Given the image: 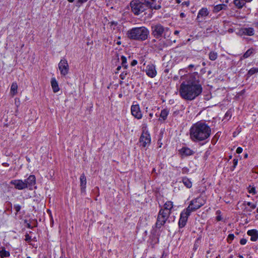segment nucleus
I'll return each mask as SVG.
<instances>
[{"label": "nucleus", "instance_id": "obj_1", "mask_svg": "<svg viewBox=\"0 0 258 258\" xmlns=\"http://www.w3.org/2000/svg\"><path fill=\"white\" fill-rule=\"evenodd\" d=\"M201 80V77L197 72L189 75L180 85V97L185 100L192 101L200 96L203 92Z\"/></svg>", "mask_w": 258, "mask_h": 258}, {"label": "nucleus", "instance_id": "obj_2", "mask_svg": "<svg viewBox=\"0 0 258 258\" xmlns=\"http://www.w3.org/2000/svg\"><path fill=\"white\" fill-rule=\"evenodd\" d=\"M211 127L203 120L194 123L189 129V138L194 143L203 145L206 143L211 135Z\"/></svg>", "mask_w": 258, "mask_h": 258}, {"label": "nucleus", "instance_id": "obj_3", "mask_svg": "<svg viewBox=\"0 0 258 258\" xmlns=\"http://www.w3.org/2000/svg\"><path fill=\"white\" fill-rule=\"evenodd\" d=\"M149 35V30L144 26L133 28L126 32V36L128 39L137 41L146 40Z\"/></svg>", "mask_w": 258, "mask_h": 258}, {"label": "nucleus", "instance_id": "obj_4", "mask_svg": "<svg viewBox=\"0 0 258 258\" xmlns=\"http://www.w3.org/2000/svg\"><path fill=\"white\" fill-rule=\"evenodd\" d=\"M131 12L136 16H138L147 10V5L145 0H132L130 2Z\"/></svg>", "mask_w": 258, "mask_h": 258}, {"label": "nucleus", "instance_id": "obj_5", "mask_svg": "<svg viewBox=\"0 0 258 258\" xmlns=\"http://www.w3.org/2000/svg\"><path fill=\"white\" fill-rule=\"evenodd\" d=\"M169 30L167 27H164L160 24H157L151 26V34L156 39L163 37L165 38V33Z\"/></svg>", "mask_w": 258, "mask_h": 258}, {"label": "nucleus", "instance_id": "obj_6", "mask_svg": "<svg viewBox=\"0 0 258 258\" xmlns=\"http://www.w3.org/2000/svg\"><path fill=\"white\" fill-rule=\"evenodd\" d=\"M206 203V201L201 197L192 199L186 209L191 213L197 210L200 209L204 206Z\"/></svg>", "mask_w": 258, "mask_h": 258}, {"label": "nucleus", "instance_id": "obj_7", "mask_svg": "<svg viewBox=\"0 0 258 258\" xmlns=\"http://www.w3.org/2000/svg\"><path fill=\"white\" fill-rule=\"evenodd\" d=\"M170 215V212L166 213L164 212V210H160L155 223V227L157 229H160L166 223Z\"/></svg>", "mask_w": 258, "mask_h": 258}, {"label": "nucleus", "instance_id": "obj_8", "mask_svg": "<svg viewBox=\"0 0 258 258\" xmlns=\"http://www.w3.org/2000/svg\"><path fill=\"white\" fill-rule=\"evenodd\" d=\"M190 214L191 213L186 209L181 212L178 223L179 228H182L186 225L188 218Z\"/></svg>", "mask_w": 258, "mask_h": 258}, {"label": "nucleus", "instance_id": "obj_9", "mask_svg": "<svg viewBox=\"0 0 258 258\" xmlns=\"http://www.w3.org/2000/svg\"><path fill=\"white\" fill-rule=\"evenodd\" d=\"M140 146L145 148L150 145L151 137L148 132H143L139 139Z\"/></svg>", "mask_w": 258, "mask_h": 258}, {"label": "nucleus", "instance_id": "obj_10", "mask_svg": "<svg viewBox=\"0 0 258 258\" xmlns=\"http://www.w3.org/2000/svg\"><path fill=\"white\" fill-rule=\"evenodd\" d=\"M195 153L194 151L186 146H183L178 151V154L181 159L192 156Z\"/></svg>", "mask_w": 258, "mask_h": 258}, {"label": "nucleus", "instance_id": "obj_11", "mask_svg": "<svg viewBox=\"0 0 258 258\" xmlns=\"http://www.w3.org/2000/svg\"><path fill=\"white\" fill-rule=\"evenodd\" d=\"M58 69L60 71V74L62 76H66L69 71V66L67 60L66 59H62L58 63Z\"/></svg>", "mask_w": 258, "mask_h": 258}, {"label": "nucleus", "instance_id": "obj_12", "mask_svg": "<svg viewBox=\"0 0 258 258\" xmlns=\"http://www.w3.org/2000/svg\"><path fill=\"white\" fill-rule=\"evenodd\" d=\"M131 112L132 115L137 119H141L143 115L138 104H133L131 107Z\"/></svg>", "mask_w": 258, "mask_h": 258}, {"label": "nucleus", "instance_id": "obj_13", "mask_svg": "<svg viewBox=\"0 0 258 258\" xmlns=\"http://www.w3.org/2000/svg\"><path fill=\"white\" fill-rule=\"evenodd\" d=\"M23 182L25 183L26 188L32 190L33 186L36 184V177L34 175H30L27 179L23 180Z\"/></svg>", "mask_w": 258, "mask_h": 258}, {"label": "nucleus", "instance_id": "obj_14", "mask_svg": "<svg viewBox=\"0 0 258 258\" xmlns=\"http://www.w3.org/2000/svg\"><path fill=\"white\" fill-rule=\"evenodd\" d=\"M210 12L206 8H202L198 12L196 20L199 23L203 22V19L209 15Z\"/></svg>", "mask_w": 258, "mask_h": 258}, {"label": "nucleus", "instance_id": "obj_15", "mask_svg": "<svg viewBox=\"0 0 258 258\" xmlns=\"http://www.w3.org/2000/svg\"><path fill=\"white\" fill-rule=\"evenodd\" d=\"M147 75L151 78H154L157 75L155 66L153 64H148L146 69Z\"/></svg>", "mask_w": 258, "mask_h": 258}, {"label": "nucleus", "instance_id": "obj_16", "mask_svg": "<svg viewBox=\"0 0 258 258\" xmlns=\"http://www.w3.org/2000/svg\"><path fill=\"white\" fill-rule=\"evenodd\" d=\"M10 184L14 185L16 189L18 190H23L26 188L25 183L22 179H15L10 181Z\"/></svg>", "mask_w": 258, "mask_h": 258}, {"label": "nucleus", "instance_id": "obj_17", "mask_svg": "<svg viewBox=\"0 0 258 258\" xmlns=\"http://www.w3.org/2000/svg\"><path fill=\"white\" fill-rule=\"evenodd\" d=\"M146 4L147 5V9H155V10H159L161 9V6L160 5V3L158 2L159 4H157L156 3V0H145Z\"/></svg>", "mask_w": 258, "mask_h": 258}, {"label": "nucleus", "instance_id": "obj_18", "mask_svg": "<svg viewBox=\"0 0 258 258\" xmlns=\"http://www.w3.org/2000/svg\"><path fill=\"white\" fill-rule=\"evenodd\" d=\"M80 188L81 192H85L86 187L87 179L84 173H82L80 177Z\"/></svg>", "mask_w": 258, "mask_h": 258}, {"label": "nucleus", "instance_id": "obj_19", "mask_svg": "<svg viewBox=\"0 0 258 258\" xmlns=\"http://www.w3.org/2000/svg\"><path fill=\"white\" fill-rule=\"evenodd\" d=\"M173 208V202L168 201H167L163 205V208H161L160 210H164V212L168 213L170 212V215L171 214L172 210Z\"/></svg>", "mask_w": 258, "mask_h": 258}, {"label": "nucleus", "instance_id": "obj_20", "mask_svg": "<svg viewBox=\"0 0 258 258\" xmlns=\"http://www.w3.org/2000/svg\"><path fill=\"white\" fill-rule=\"evenodd\" d=\"M248 235L250 236V240L256 241L258 239V231L256 229L249 230L247 232Z\"/></svg>", "mask_w": 258, "mask_h": 258}, {"label": "nucleus", "instance_id": "obj_21", "mask_svg": "<svg viewBox=\"0 0 258 258\" xmlns=\"http://www.w3.org/2000/svg\"><path fill=\"white\" fill-rule=\"evenodd\" d=\"M51 85L53 92L56 93L59 91V87L58 83L55 78H52L51 79Z\"/></svg>", "mask_w": 258, "mask_h": 258}, {"label": "nucleus", "instance_id": "obj_22", "mask_svg": "<svg viewBox=\"0 0 258 258\" xmlns=\"http://www.w3.org/2000/svg\"><path fill=\"white\" fill-rule=\"evenodd\" d=\"M168 44L163 40L160 39L158 44H155V47L159 50H162L164 48L167 47Z\"/></svg>", "mask_w": 258, "mask_h": 258}, {"label": "nucleus", "instance_id": "obj_23", "mask_svg": "<svg viewBox=\"0 0 258 258\" xmlns=\"http://www.w3.org/2000/svg\"><path fill=\"white\" fill-rule=\"evenodd\" d=\"M242 34L247 36H252L254 35V29L253 28H244L242 29Z\"/></svg>", "mask_w": 258, "mask_h": 258}, {"label": "nucleus", "instance_id": "obj_24", "mask_svg": "<svg viewBox=\"0 0 258 258\" xmlns=\"http://www.w3.org/2000/svg\"><path fill=\"white\" fill-rule=\"evenodd\" d=\"M10 256V252L9 251H7L4 246H1L0 247V256L2 258H4L9 257Z\"/></svg>", "mask_w": 258, "mask_h": 258}, {"label": "nucleus", "instance_id": "obj_25", "mask_svg": "<svg viewBox=\"0 0 258 258\" xmlns=\"http://www.w3.org/2000/svg\"><path fill=\"white\" fill-rule=\"evenodd\" d=\"M169 110L167 108H165L161 111L160 117L163 121H165L169 114Z\"/></svg>", "mask_w": 258, "mask_h": 258}, {"label": "nucleus", "instance_id": "obj_26", "mask_svg": "<svg viewBox=\"0 0 258 258\" xmlns=\"http://www.w3.org/2000/svg\"><path fill=\"white\" fill-rule=\"evenodd\" d=\"M150 244L152 245V248H154L155 244L158 243L159 241V237L156 235H153L150 237Z\"/></svg>", "mask_w": 258, "mask_h": 258}, {"label": "nucleus", "instance_id": "obj_27", "mask_svg": "<svg viewBox=\"0 0 258 258\" xmlns=\"http://www.w3.org/2000/svg\"><path fill=\"white\" fill-rule=\"evenodd\" d=\"M182 181L184 185L188 188H190L192 187V182L190 180L186 177H183L182 178Z\"/></svg>", "mask_w": 258, "mask_h": 258}, {"label": "nucleus", "instance_id": "obj_28", "mask_svg": "<svg viewBox=\"0 0 258 258\" xmlns=\"http://www.w3.org/2000/svg\"><path fill=\"white\" fill-rule=\"evenodd\" d=\"M258 73V68H251L246 75L247 78H249L252 75Z\"/></svg>", "mask_w": 258, "mask_h": 258}, {"label": "nucleus", "instance_id": "obj_29", "mask_svg": "<svg viewBox=\"0 0 258 258\" xmlns=\"http://www.w3.org/2000/svg\"><path fill=\"white\" fill-rule=\"evenodd\" d=\"M254 49L253 48H250L248 49L242 55L241 58V59L246 58L249 57L253 52Z\"/></svg>", "mask_w": 258, "mask_h": 258}, {"label": "nucleus", "instance_id": "obj_30", "mask_svg": "<svg viewBox=\"0 0 258 258\" xmlns=\"http://www.w3.org/2000/svg\"><path fill=\"white\" fill-rule=\"evenodd\" d=\"M18 85L16 82H13L11 87V93L15 95L17 93Z\"/></svg>", "mask_w": 258, "mask_h": 258}, {"label": "nucleus", "instance_id": "obj_31", "mask_svg": "<svg viewBox=\"0 0 258 258\" xmlns=\"http://www.w3.org/2000/svg\"><path fill=\"white\" fill-rule=\"evenodd\" d=\"M227 8V6L225 4H220L217 5L216 6L214 7V12H218L222 10H225Z\"/></svg>", "mask_w": 258, "mask_h": 258}, {"label": "nucleus", "instance_id": "obj_32", "mask_svg": "<svg viewBox=\"0 0 258 258\" xmlns=\"http://www.w3.org/2000/svg\"><path fill=\"white\" fill-rule=\"evenodd\" d=\"M234 4L238 9L242 8L245 5V3L242 0H234Z\"/></svg>", "mask_w": 258, "mask_h": 258}, {"label": "nucleus", "instance_id": "obj_33", "mask_svg": "<svg viewBox=\"0 0 258 258\" xmlns=\"http://www.w3.org/2000/svg\"><path fill=\"white\" fill-rule=\"evenodd\" d=\"M120 59L121 61L122 67L124 69H127V68H128V65L127 64L126 58L124 56L122 55L121 56Z\"/></svg>", "mask_w": 258, "mask_h": 258}, {"label": "nucleus", "instance_id": "obj_34", "mask_svg": "<svg viewBox=\"0 0 258 258\" xmlns=\"http://www.w3.org/2000/svg\"><path fill=\"white\" fill-rule=\"evenodd\" d=\"M218 56L217 53L214 51H211L209 54V59L211 60H215Z\"/></svg>", "mask_w": 258, "mask_h": 258}, {"label": "nucleus", "instance_id": "obj_35", "mask_svg": "<svg viewBox=\"0 0 258 258\" xmlns=\"http://www.w3.org/2000/svg\"><path fill=\"white\" fill-rule=\"evenodd\" d=\"M248 191L249 194H251L252 195H255L256 193L255 190V188L254 187H252L251 185H249L247 187Z\"/></svg>", "mask_w": 258, "mask_h": 258}, {"label": "nucleus", "instance_id": "obj_36", "mask_svg": "<svg viewBox=\"0 0 258 258\" xmlns=\"http://www.w3.org/2000/svg\"><path fill=\"white\" fill-rule=\"evenodd\" d=\"M216 214L217 215L216 216V220L217 221H220L222 219V215H221V212L220 210H217L216 212Z\"/></svg>", "mask_w": 258, "mask_h": 258}, {"label": "nucleus", "instance_id": "obj_37", "mask_svg": "<svg viewBox=\"0 0 258 258\" xmlns=\"http://www.w3.org/2000/svg\"><path fill=\"white\" fill-rule=\"evenodd\" d=\"M234 234H230L228 235V236L227 237V241L228 243H231L232 241L234 239Z\"/></svg>", "mask_w": 258, "mask_h": 258}, {"label": "nucleus", "instance_id": "obj_38", "mask_svg": "<svg viewBox=\"0 0 258 258\" xmlns=\"http://www.w3.org/2000/svg\"><path fill=\"white\" fill-rule=\"evenodd\" d=\"M88 0H77L76 3L77 7H80L84 3L87 2Z\"/></svg>", "mask_w": 258, "mask_h": 258}, {"label": "nucleus", "instance_id": "obj_39", "mask_svg": "<svg viewBox=\"0 0 258 258\" xmlns=\"http://www.w3.org/2000/svg\"><path fill=\"white\" fill-rule=\"evenodd\" d=\"M238 163V159H234L233 160V166L231 167V170L233 171L237 166Z\"/></svg>", "mask_w": 258, "mask_h": 258}, {"label": "nucleus", "instance_id": "obj_40", "mask_svg": "<svg viewBox=\"0 0 258 258\" xmlns=\"http://www.w3.org/2000/svg\"><path fill=\"white\" fill-rule=\"evenodd\" d=\"M14 209H15V210L16 211V215H17L18 214V213L19 212H20L21 209V206L19 205H14Z\"/></svg>", "mask_w": 258, "mask_h": 258}, {"label": "nucleus", "instance_id": "obj_41", "mask_svg": "<svg viewBox=\"0 0 258 258\" xmlns=\"http://www.w3.org/2000/svg\"><path fill=\"white\" fill-rule=\"evenodd\" d=\"M128 74V72L127 71H123V72L121 73V74L120 75V78L121 79V80H124L125 79V77H126V76Z\"/></svg>", "mask_w": 258, "mask_h": 258}, {"label": "nucleus", "instance_id": "obj_42", "mask_svg": "<svg viewBox=\"0 0 258 258\" xmlns=\"http://www.w3.org/2000/svg\"><path fill=\"white\" fill-rule=\"evenodd\" d=\"M189 171V169L186 167H184L182 168V174H188Z\"/></svg>", "mask_w": 258, "mask_h": 258}, {"label": "nucleus", "instance_id": "obj_43", "mask_svg": "<svg viewBox=\"0 0 258 258\" xmlns=\"http://www.w3.org/2000/svg\"><path fill=\"white\" fill-rule=\"evenodd\" d=\"M246 205L249 206L252 210L256 208V205L255 204H253L249 202H247Z\"/></svg>", "mask_w": 258, "mask_h": 258}, {"label": "nucleus", "instance_id": "obj_44", "mask_svg": "<svg viewBox=\"0 0 258 258\" xmlns=\"http://www.w3.org/2000/svg\"><path fill=\"white\" fill-rule=\"evenodd\" d=\"M25 236V241L29 242L31 240V237L28 234H26Z\"/></svg>", "mask_w": 258, "mask_h": 258}, {"label": "nucleus", "instance_id": "obj_45", "mask_svg": "<svg viewBox=\"0 0 258 258\" xmlns=\"http://www.w3.org/2000/svg\"><path fill=\"white\" fill-rule=\"evenodd\" d=\"M109 24H110V26H112V25H114V26H116L118 25V22L116 21H111L110 22L108 23Z\"/></svg>", "mask_w": 258, "mask_h": 258}, {"label": "nucleus", "instance_id": "obj_46", "mask_svg": "<svg viewBox=\"0 0 258 258\" xmlns=\"http://www.w3.org/2000/svg\"><path fill=\"white\" fill-rule=\"evenodd\" d=\"M247 242V240L245 239V238H242L240 239V243L241 244V245H244L246 244Z\"/></svg>", "mask_w": 258, "mask_h": 258}, {"label": "nucleus", "instance_id": "obj_47", "mask_svg": "<svg viewBox=\"0 0 258 258\" xmlns=\"http://www.w3.org/2000/svg\"><path fill=\"white\" fill-rule=\"evenodd\" d=\"M198 247H199V243L195 242L194 243V245L193 250L194 251H196L197 250V249H198Z\"/></svg>", "mask_w": 258, "mask_h": 258}, {"label": "nucleus", "instance_id": "obj_48", "mask_svg": "<svg viewBox=\"0 0 258 258\" xmlns=\"http://www.w3.org/2000/svg\"><path fill=\"white\" fill-rule=\"evenodd\" d=\"M242 148L241 147H239L237 148L236 152L237 154H240L242 153Z\"/></svg>", "mask_w": 258, "mask_h": 258}, {"label": "nucleus", "instance_id": "obj_49", "mask_svg": "<svg viewBox=\"0 0 258 258\" xmlns=\"http://www.w3.org/2000/svg\"><path fill=\"white\" fill-rule=\"evenodd\" d=\"M137 63H138L137 60L134 59V60H133L131 62V65L132 66H136V65L137 64Z\"/></svg>", "mask_w": 258, "mask_h": 258}, {"label": "nucleus", "instance_id": "obj_50", "mask_svg": "<svg viewBox=\"0 0 258 258\" xmlns=\"http://www.w3.org/2000/svg\"><path fill=\"white\" fill-rule=\"evenodd\" d=\"M182 6H186L187 7H188L189 5V1H185V2H183L182 3Z\"/></svg>", "mask_w": 258, "mask_h": 258}, {"label": "nucleus", "instance_id": "obj_51", "mask_svg": "<svg viewBox=\"0 0 258 258\" xmlns=\"http://www.w3.org/2000/svg\"><path fill=\"white\" fill-rule=\"evenodd\" d=\"M229 116H231L230 112L227 111L225 114V117L226 118Z\"/></svg>", "mask_w": 258, "mask_h": 258}, {"label": "nucleus", "instance_id": "obj_52", "mask_svg": "<svg viewBox=\"0 0 258 258\" xmlns=\"http://www.w3.org/2000/svg\"><path fill=\"white\" fill-rule=\"evenodd\" d=\"M186 15L184 13H181L180 14V17L182 18L185 17Z\"/></svg>", "mask_w": 258, "mask_h": 258}, {"label": "nucleus", "instance_id": "obj_53", "mask_svg": "<svg viewBox=\"0 0 258 258\" xmlns=\"http://www.w3.org/2000/svg\"><path fill=\"white\" fill-rule=\"evenodd\" d=\"M179 113V110H176L173 112V115L174 116L177 115Z\"/></svg>", "mask_w": 258, "mask_h": 258}, {"label": "nucleus", "instance_id": "obj_54", "mask_svg": "<svg viewBox=\"0 0 258 258\" xmlns=\"http://www.w3.org/2000/svg\"><path fill=\"white\" fill-rule=\"evenodd\" d=\"M3 166L5 167H8L9 166V164L7 162H4L2 164Z\"/></svg>", "mask_w": 258, "mask_h": 258}, {"label": "nucleus", "instance_id": "obj_55", "mask_svg": "<svg viewBox=\"0 0 258 258\" xmlns=\"http://www.w3.org/2000/svg\"><path fill=\"white\" fill-rule=\"evenodd\" d=\"M253 25L255 27H256L257 29H258V21L254 22L253 23Z\"/></svg>", "mask_w": 258, "mask_h": 258}, {"label": "nucleus", "instance_id": "obj_56", "mask_svg": "<svg viewBox=\"0 0 258 258\" xmlns=\"http://www.w3.org/2000/svg\"><path fill=\"white\" fill-rule=\"evenodd\" d=\"M149 119H150V120H151V118H152L153 117V113H150L149 114Z\"/></svg>", "mask_w": 258, "mask_h": 258}, {"label": "nucleus", "instance_id": "obj_57", "mask_svg": "<svg viewBox=\"0 0 258 258\" xmlns=\"http://www.w3.org/2000/svg\"><path fill=\"white\" fill-rule=\"evenodd\" d=\"M27 228H30V229H32V228H33V227L29 223L27 224Z\"/></svg>", "mask_w": 258, "mask_h": 258}, {"label": "nucleus", "instance_id": "obj_58", "mask_svg": "<svg viewBox=\"0 0 258 258\" xmlns=\"http://www.w3.org/2000/svg\"><path fill=\"white\" fill-rule=\"evenodd\" d=\"M194 67V64H189L188 66V68L190 69H192Z\"/></svg>", "mask_w": 258, "mask_h": 258}, {"label": "nucleus", "instance_id": "obj_59", "mask_svg": "<svg viewBox=\"0 0 258 258\" xmlns=\"http://www.w3.org/2000/svg\"><path fill=\"white\" fill-rule=\"evenodd\" d=\"M211 29H211V28H207V29H206V32H207V33H209V32H211Z\"/></svg>", "mask_w": 258, "mask_h": 258}, {"label": "nucleus", "instance_id": "obj_60", "mask_svg": "<svg viewBox=\"0 0 258 258\" xmlns=\"http://www.w3.org/2000/svg\"><path fill=\"white\" fill-rule=\"evenodd\" d=\"M116 43L119 45L121 44V42L119 40H118V41H117V42H116Z\"/></svg>", "mask_w": 258, "mask_h": 258}, {"label": "nucleus", "instance_id": "obj_61", "mask_svg": "<svg viewBox=\"0 0 258 258\" xmlns=\"http://www.w3.org/2000/svg\"><path fill=\"white\" fill-rule=\"evenodd\" d=\"M201 239V237H199V238H198L196 240V242L199 243V241Z\"/></svg>", "mask_w": 258, "mask_h": 258}, {"label": "nucleus", "instance_id": "obj_62", "mask_svg": "<svg viewBox=\"0 0 258 258\" xmlns=\"http://www.w3.org/2000/svg\"><path fill=\"white\" fill-rule=\"evenodd\" d=\"M165 252H163L162 254V255H161V258H165Z\"/></svg>", "mask_w": 258, "mask_h": 258}, {"label": "nucleus", "instance_id": "obj_63", "mask_svg": "<svg viewBox=\"0 0 258 258\" xmlns=\"http://www.w3.org/2000/svg\"><path fill=\"white\" fill-rule=\"evenodd\" d=\"M181 2V0H176V3L177 4H179Z\"/></svg>", "mask_w": 258, "mask_h": 258}, {"label": "nucleus", "instance_id": "obj_64", "mask_svg": "<svg viewBox=\"0 0 258 258\" xmlns=\"http://www.w3.org/2000/svg\"><path fill=\"white\" fill-rule=\"evenodd\" d=\"M238 257H239V258H243V256L240 254H239Z\"/></svg>", "mask_w": 258, "mask_h": 258}]
</instances>
